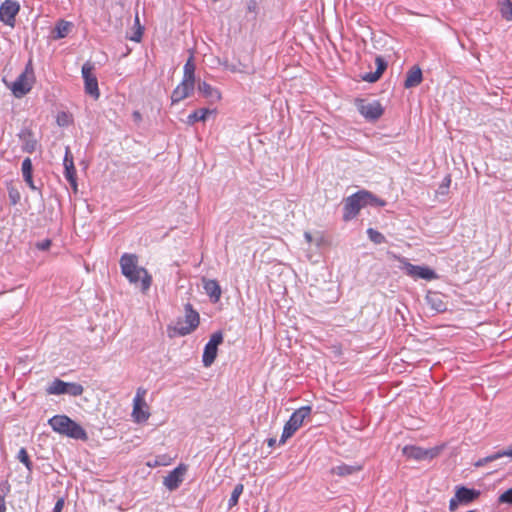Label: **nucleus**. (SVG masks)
Returning a JSON list of instances; mask_svg holds the SVG:
<instances>
[{
  "mask_svg": "<svg viewBox=\"0 0 512 512\" xmlns=\"http://www.w3.org/2000/svg\"><path fill=\"white\" fill-rule=\"evenodd\" d=\"M184 312L183 318H178L173 326H168L169 337L186 336L198 327L200 316L190 303L185 304Z\"/></svg>",
  "mask_w": 512,
  "mask_h": 512,
  "instance_id": "obj_1",
  "label": "nucleus"
},
{
  "mask_svg": "<svg viewBox=\"0 0 512 512\" xmlns=\"http://www.w3.org/2000/svg\"><path fill=\"white\" fill-rule=\"evenodd\" d=\"M49 424L54 431L66 435L70 438L83 441L88 439L86 431L66 415H56L52 417L49 420Z\"/></svg>",
  "mask_w": 512,
  "mask_h": 512,
  "instance_id": "obj_2",
  "label": "nucleus"
},
{
  "mask_svg": "<svg viewBox=\"0 0 512 512\" xmlns=\"http://www.w3.org/2000/svg\"><path fill=\"white\" fill-rule=\"evenodd\" d=\"M121 272L125 277H131L133 272H144L143 293H146L152 283V277L148 271L138 266V257L135 254H124L120 259Z\"/></svg>",
  "mask_w": 512,
  "mask_h": 512,
  "instance_id": "obj_3",
  "label": "nucleus"
},
{
  "mask_svg": "<svg viewBox=\"0 0 512 512\" xmlns=\"http://www.w3.org/2000/svg\"><path fill=\"white\" fill-rule=\"evenodd\" d=\"M311 414L310 406H303L297 409L286 422L283 433L280 439V443H285L303 424L305 418Z\"/></svg>",
  "mask_w": 512,
  "mask_h": 512,
  "instance_id": "obj_4",
  "label": "nucleus"
},
{
  "mask_svg": "<svg viewBox=\"0 0 512 512\" xmlns=\"http://www.w3.org/2000/svg\"><path fill=\"white\" fill-rule=\"evenodd\" d=\"M34 82V71L32 61L29 60L25 70L18 76L16 81L12 84L11 90L16 97L26 95L32 88Z\"/></svg>",
  "mask_w": 512,
  "mask_h": 512,
  "instance_id": "obj_5",
  "label": "nucleus"
},
{
  "mask_svg": "<svg viewBox=\"0 0 512 512\" xmlns=\"http://www.w3.org/2000/svg\"><path fill=\"white\" fill-rule=\"evenodd\" d=\"M394 257L396 258L395 255ZM397 259L403 264L402 269H404L407 275H409L410 277L421 278L427 281L434 280L437 278V274L435 273V271L426 266L413 265L407 262L405 258L397 257Z\"/></svg>",
  "mask_w": 512,
  "mask_h": 512,
  "instance_id": "obj_6",
  "label": "nucleus"
},
{
  "mask_svg": "<svg viewBox=\"0 0 512 512\" xmlns=\"http://www.w3.org/2000/svg\"><path fill=\"white\" fill-rule=\"evenodd\" d=\"M441 449V447L424 449L418 446L407 445L403 447L402 453L409 459L420 461L425 459H433L437 457L440 454Z\"/></svg>",
  "mask_w": 512,
  "mask_h": 512,
  "instance_id": "obj_7",
  "label": "nucleus"
},
{
  "mask_svg": "<svg viewBox=\"0 0 512 512\" xmlns=\"http://www.w3.org/2000/svg\"><path fill=\"white\" fill-rule=\"evenodd\" d=\"M223 342V334L218 331L212 334L209 342L205 345L202 362L205 367H209L215 361L218 351V345Z\"/></svg>",
  "mask_w": 512,
  "mask_h": 512,
  "instance_id": "obj_8",
  "label": "nucleus"
},
{
  "mask_svg": "<svg viewBox=\"0 0 512 512\" xmlns=\"http://www.w3.org/2000/svg\"><path fill=\"white\" fill-rule=\"evenodd\" d=\"M357 107L361 115L368 120H377L384 112L382 105L378 101L368 102L360 99L357 100Z\"/></svg>",
  "mask_w": 512,
  "mask_h": 512,
  "instance_id": "obj_9",
  "label": "nucleus"
},
{
  "mask_svg": "<svg viewBox=\"0 0 512 512\" xmlns=\"http://www.w3.org/2000/svg\"><path fill=\"white\" fill-rule=\"evenodd\" d=\"M145 393L146 391L144 389L139 388L133 400L132 416L137 423L145 422L150 416V413L144 409L147 407L144 400Z\"/></svg>",
  "mask_w": 512,
  "mask_h": 512,
  "instance_id": "obj_10",
  "label": "nucleus"
},
{
  "mask_svg": "<svg viewBox=\"0 0 512 512\" xmlns=\"http://www.w3.org/2000/svg\"><path fill=\"white\" fill-rule=\"evenodd\" d=\"M92 71L93 66L89 62H86L82 66V75L85 81V91L95 99H98L100 96L98 81L97 78L93 75Z\"/></svg>",
  "mask_w": 512,
  "mask_h": 512,
  "instance_id": "obj_11",
  "label": "nucleus"
},
{
  "mask_svg": "<svg viewBox=\"0 0 512 512\" xmlns=\"http://www.w3.org/2000/svg\"><path fill=\"white\" fill-rule=\"evenodd\" d=\"M20 5L17 1L6 0L0 6V20L8 26L14 27L15 16L19 12Z\"/></svg>",
  "mask_w": 512,
  "mask_h": 512,
  "instance_id": "obj_12",
  "label": "nucleus"
},
{
  "mask_svg": "<svg viewBox=\"0 0 512 512\" xmlns=\"http://www.w3.org/2000/svg\"><path fill=\"white\" fill-rule=\"evenodd\" d=\"M186 471L187 466L185 464H180L173 471L169 472L167 476L164 477V486L170 491L176 490L182 483Z\"/></svg>",
  "mask_w": 512,
  "mask_h": 512,
  "instance_id": "obj_13",
  "label": "nucleus"
},
{
  "mask_svg": "<svg viewBox=\"0 0 512 512\" xmlns=\"http://www.w3.org/2000/svg\"><path fill=\"white\" fill-rule=\"evenodd\" d=\"M364 201L361 197L360 191L348 197L345 202L344 220H350L355 217L359 210L364 207Z\"/></svg>",
  "mask_w": 512,
  "mask_h": 512,
  "instance_id": "obj_14",
  "label": "nucleus"
},
{
  "mask_svg": "<svg viewBox=\"0 0 512 512\" xmlns=\"http://www.w3.org/2000/svg\"><path fill=\"white\" fill-rule=\"evenodd\" d=\"M195 83L183 79L182 82L173 90L171 95L172 103H178L189 97L194 91Z\"/></svg>",
  "mask_w": 512,
  "mask_h": 512,
  "instance_id": "obj_15",
  "label": "nucleus"
},
{
  "mask_svg": "<svg viewBox=\"0 0 512 512\" xmlns=\"http://www.w3.org/2000/svg\"><path fill=\"white\" fill-rule=\"evenodd\" d=\"M455 495L461 504H469L480 496V491L465 486L456 487Z\"/></svg>",
  "mask_w": 512,
  "mask_h": 512,
  "instance_id": "obj_16",
  "label": "nucleus"
},
{
  "mask_svg": "<svg viewBox=\"0 0 512 512\" xmlns=\"http://www.w3.org/2000/svg\"><path fill=\"white\" fill-rule=\"evenodd\" d=\"M377 68L375 72L366 73L362 76V79L369 83H374L379 80L384 71L387 68V62L381 57L377 56L375 59Z\"/></svg>",
  "mask_w": 512,
  "mask_h": 512,
  "instance_id": "obj_17",
  "label": "nucleus"
},
{
  "mask_svg": "<svg viewBox=\"0 0 512 512\" xmlns=\"http://www.w3.org/2000/svg\"><path fill=\"white\" fill-rule=\"evenodd\" d=\"M197 88L199 93L208 99L211 103L221 99V93L205 81L198 82Z\"/></svg>",
  "mask_w": 512,
  "mask_h": 512,
  "instance_id": "obj_18",
  "label": "nucleus"
},
{
  "mask_svg": "<svg viewBox=\"0 0 512 512\" xmlns=\"http://www.w3.org/2000/svg\"><path fill=\"white\" fill-rule=\"evenodd\" d=\"M426 301L435 312H444L447 309L446 303L443 301V295L439 292H428Z\"/></svg>",
  "mask_w": 512,
  "mask_h": 512,
  "instance_id": "obj_19",
  "label": "nucleus"
},
{
  "mask_svg": "<svg viewBox=\"0 0 512 512\" xmlns=\"http://www.w3.org/2000/svg\"><path fill=\"white\" fill-rule=\"evenodd\" d=\"M422 71L418 66L412 67L408 72L404 82V87L410 89L418 86L422 82Z\"/></svg>",
  "mask_w": 512,
  "mask_h": 512,
  "instance_id": "obj_20",
  "label": "nucleus"
},
{
  "mask_svg": "<svg viewBox=\"0 0 512 512\" xmlns=\"http://www.w3.org/2000/svg\"><path fill=\"white\" fill-rule=\"evenodd\" d=\"M362 470V465H348V464H340L336 467L331 468L330 473L333 475H337L339 477H346L357 473Z\"/></svg>",
  "mask_w": 512,
  "mask_h": 512,
  "instance_id": "obj_21",
  "label": "nucleus"
},
{
  "mask_svg": "<svg viewBox=\"0 0 512 512\" xmlns=\"http://www.w3.org/2000/svg\"><path fill=\"white\" fill-rule=\"evenodd\" d=\"M204 289L207 295H209L214 302H217L221 296V288L216 280L204 279Z\"/></svg>",
  "mask_w": 512,
  "mask_h": 512,
  "instance_id": "obj_22",
  "label": "nucleus"
},
{
  "mask_svg": "<svg viewBox=\"0 0 512 512\" xmlns=\"http://www.w3.org/2000/svg\"><path fill=\"white\" fill-rule=\"evenodd\" d=\"M22 174L25 182L29 185V187L33 190H36V186L33 183L32 179V162L30 158H25L22 162Z\"/></svg>",
  "mask_w": 512,
  "mask_h": 512,
  "instance_id": "obj_23",
  "label": "nucleus"
},
{
  "mask_svg": "<svg viewBox=\"0 0 512 512\" xmlns=\"http://www.w3.org/2000/svg\"><path fill=\"white\" fill-rule=\"evenodd\" d=\"M68 383L60 379H55L47 388V393L50 395L66 394Z\"/></svg>",
  "mask_w": 512,
  "mask_h": 512,
  "instance_id": "obj_24",
  "label": "nucleus"
},
{
  "mask_svg": "<svg viewBox=\"0 0 512 512\" xmlns=\"http://www.w3.org/2000/svg\"><path fill=\"white\" fill-rule=\"evenodd\" d=\"M360 193H361V197L364 201L365 206L371 205V206L382 207V206H385V204H386V202L384 200L377 198L375 195H373L372 193H370L368 191L362 190V191H360Z\"/></svg>",
  "mask_w": 512,
  "mask_h": 512,
  "instance_id": "obj_25",
  "label": "nucleus"
},
{
  "mask_svg": "<svg viewBox=\"0 0 512 512\" xmlns=\"http://www.w3.org/2000/svg\"><path fill=\"white\" fill-rule=\"evenodd\" d=\"M212 112L213 111L208 108L198 109L188 116L187 122L188 124L192 125L197 121H205L207 119V116Z\"/></svg>",
  "mask_w": 512,
  "mask_h": 512,
  "instance_id": "obj_26",
  "label": "nucleus"
},
{
  "mask_svg": "<svg viewBox=\"0 0 512 512\" xmlns=\"http://www.w3.org/2000/svg\"><path fill=\"white\" fill-rule=\"evenodd\" d=\"M183 79H187L195 83V64L194 57L191 55L184 65V75Z\"/></svg>",
  "mask_w": 512,
  "mask_h": 512,
  "instance_id": "obj_27",
  "label": "nucleus"
},
{
  "mask_svg": "<svg viewBox=\"0 0 512 512\" xmlns=\"http://www.w3.org/2000/svg\"><path fill=\"white\" fill-rule=\"evenodd\" d=\"M65 177L66 179L69 181L72 189L74 192H77V181H76V169H75V166L74 164L73 165H69V166H65Z\"/></svg>",
  "mask_w": 512,
  "mask_h": 512,
  "instance_id": "obj_28",
  "label": "nucleus"
},
{
  "mask_svg": "<svg viewBox=\"0 0 512 512\" xmlns=\"http://www.w3.org/2000/svg\"><path fill=\"white\" fill-rule=\"evenodd\" d=\"M500 12L504 19L512 21V1L502 0L500 2Z\"/></svg>",
  "mask_w": 512,
  "mask_h": 512,
  "instance_id": "obj_29",
  "label": "nucleus"
},
{
  "mask_svg": "<svg viewBox=\"0 0 512 512\" xmlns=\"http://www.w3.org/2000/svg\"><path fill=\"white\" fill-rule=\"evenodd\" d=\"M71 28V23L66 21H60L55 28L56 31V39L64 38L68 35Z\"/></svg>",
  "mask_w": 512,
  "mask_h": 512,
  "instance_id": "obj_30",
  "label": "nucleus"
},
{
  "mask_svg": "<svg viewBox=\"0 0 512 512\" xmlns=\"http://www.w3.org/2000/svg\"><path fill=\"white\" fill-rule=\"evenodd\" d=\"M19 136L25 141L23 149L28 153H32L36 149L37 142L34 139H30L31 133H21Z\"/></svg>",
  "mask_w": 512,
  "mask_h": 512,
  "instance_id": "obj_31",
  "label": "nucleus"
},
{
  "mask_svg": "<svg viewBox=\"0 0 512 512\" xmlns=\"http://www.w3.org/2000/svg\"><path fill=\"white\" fill-rule=\"evenodd\" d=\"M243 489H244V486L242 484H237L234 487V489L232 491V494H231V497H230L229 502H228L229 508H232L235 505H237L239 497H240V495L243 492Z\"/></svg>",
  "mask_w": 512,
  "mask_h": 512,
  "instance_id": "obj_32",
  "label": "nucleus"
},
{
  "mask_svg": "<svg viewBox=\"0 0 512 512\" xmlns=\"http://www.w3.org/2000/svg\"><path fill=\"white\" fill-rule=\"evenodd\" d=\"M367 234H368L369 239L372 242H374L375 244H381V243L386 242L385 236L383 234H381L380 232L374 230L373 228H369L367 230Z\"/></svg>",
  "mask_w": 512,
  "mask_h": 512,
  "instance_id": "obj_33",
  "label": "nucleus"
},
{
  "mask_svg": "<svg viewBox=\"0 0 512 512\" xmlns=\"http://www.w3.org/2000/svg\"><path fill=\"white\" fill-rule=\"evenodd\" d=\"M8 195L9 199L12 205H16L21 198L20 192L16 187H14L12 184H8Z\"/></svg>",
  "mask_w": 512,
  "mask_h": 512,
  "instance_id": "obj_34",
  "label": "nucleus"
},
{
  "mask_svg": "<svg viewBox=\"0 0 512 512\" xmlns=\"http://www.w3.org/2000/svg\"><path fill=\"white\" fill-rule=\"evenodd\" d=\"M84 391V388L82 385L78 383H68L66 394H69L71 396H80Z\"/></svg>",
  "mask_w": 512,
  "mask_h": 512,
  "instance_id": "obj_35",
  "label": "nucleus"
},
{
  "mask_svg": "<svg viewBox=\"0 0 512 512\" xmlns=\"http://www.w3.org/2000/svg\"><path fill=\"white\" fill-rule=\"evenodd\" d=\"M18 460L23 463L26 468L31 471L32 470V462L29 459V455L25 448H21L18 452Z\"/></svg>",
  "mask_w": 512,
  "mask_h": 512,
  "instance_id": "obj_36",
  "label": "nucleus"
},
{
  "mask_svg": "<svg viewBox=\"0 0 512 512\" xmlns=\"http://www.w3.org/2000/svg\"><path fill=\"white\" fill-rule=\"evenodd\" d=\"M501 458V454L500 452H497L495 454H492V455H489L487 457H484L482 459H479L477 462H475V466L476 467H481V466H484L485 464L489 463V462H492V461H495L497 459Z\"/></svg>",
  "mask_w": 512,
  "mask_h": 512,
  "instance_id": "obj_37",
  "label": "nucleus"
},
{
  "mask_svg": "<svg viewBox=\"0 0 512 512\" xmlns=\"http://www.w3.org/2000/svg\"><path fill=\"white\" fill-rule=\"evenodd\" d=\"M143 276L144 272H133L131 277H126L130 283L137 284L139 281L141 282L140 288L143 292Z\"/></svg>",
  "mask_w": 512,
  "mask_h": 512,
  "instance_id": "obj_38",
  "label": "nucleus"
},
{
  "mask_svg": "<svg viewBox=\"0 0 512 512\" xmlns=\"http://www.w3.org/2000/svg\"><path fill=\"white\" fill-rule=\"evenodd\" d=\"M56 121H57V124H58L59 126L64 127V126L69 125V123H70L71 119H70V116H69L67 113H65V112H60V113H58V115H57V119H56Z\"/></svg>",
  "mask_w": 512,
  "mask_h": 512,
  "instance_id": "obj_39",
  "label": "nucleus"
},
{
  "mask_svg": "<svg viewBox=\"0 0 512 512\" xmlns=\"http://www.w3.org/2000/svg\"><path fill=\"white\" fill-rule=\"evenodd\" d=\"M498 502L500 504H512V488L502 493L498 498Z\"/></svg>",
  "mask_w": 512,
  "mask_h": 512,
  "instance_id": "obj_40",
  "label": "nucleus"
},
{
  "mask_svg": "<svg viewBox=\"0 0 512 512\" xmlns=\"http://www.w3.org/2000/svg\"><path fill=\"white\" fill-rule=\"evenodd\" d=\"M63 162H64V167L69 166L70 164L71 165L74 164L73 155H72L69 147H66V149H65V156H64Z\"/></svg>",
  "mask_w": 512,
  "mask_h": 512,
  "instance_id": "obj_41",
  "label": "nucleus"
},
{
  "mask_svg": "<svg viewBox=\"0 0 512 512\" xmlns=\"http://www.w3.org/2000/svg\"><path fill=\"white\" fill-rule=\"evenodd\" d=\"M142 35H143V27L142 26H138L136 28V31L133 33V35L130 36L129 38L132 41L140 42V40L142 38Z\"/></svg>",
  "mask_w": 512,
  "mask_h": 512,
  "instance_id": "obj_42",
  "label": "nucleus"
},
{
  "mask_svg": "<svg viewBox=\"0 0 512 512\" xmlns=\"http://www.w3.org/2000/svg\"><path fill=\"white\" fill-rule=\"evenodd\" d=\"M50 246H51V240L50 239H45L43 241H40V242L36 243V248L39 249V250H43V251L49 249Z\"/></svg>",
  "mask_w": 512,
  "mask_h": 512,
  "instance_id": "obj_43",
  "label": "nucleus"
},
{
  "mask_svg": "<svg viewBox=\"0 0 512 512\" xmlns=\"http://www.w3.org/2000/svg\"><path fill=\"white\" fill-rule=\"evenodd\" d=\"M459 504H461V501H459L458 498L455 496L449 502V510L451 512H454L457 509Z\"/></svg>",
  "mask_w": 512,
  "mask_h": 512,
  "instance_id": "obj_44",
  "label": "nucleus"
},
{
  "mask_svg": "<svg viewBox=\"0 0 512 512\" xmlns=\"http://www.w3.org/2000/svg\"><path fill=\"white\" fill-rule=\"evenodd\" d=\"M63 506H64V499L63 498L58 499L54 506L53 512H61L63 509Z\"/></svg>",
  "mask_w": 512,
  "mask_h": 512,
  "instance_id": "obj_45",
  "label": "nucleus"
},
{
  "mask_svg": "<svg viewBox=\"0 0 512 512\" xmlns=\"http://www.w3.org/2000/svg\"><path fill=\"white\" fill-rule=\"evenodd\" d=\"M451 179L450 176L445 177L443 183L440 185L441 193L444 194V189H447L450 185Z\"/></svg>",
  "mask_w": 512,
  "mask_h": 512,
  "instance_id": "obj_46",
  "label": "nucleus"
},
{
  "mask_svg": "<svg viewBox=\"0 0 512 512\" xmlns=\"http://www.w3.org/2000/svg\"><path fill=\"white\" fill-rule=\"evenodd\" d=\"M132 116H133L134 121L137 123H139L142 120V116L139 111H134Z\"/></svg>",
  "mask_w": 512,
  "mask_h": 512,
  "instance_id": "obj_47",
  "label": "nucleus"
},
{
  "mask_svg": "<svg viewBox=\"0 0 512 512\" xmlns=\"http://www.w3.org/2000/svg\"><path fill=\"white\" fill-rule=\"evenodd\" d=\"M500 454H501V457L508 456V457L512 458V449L502 451V452H500Z\"/></svg>",
  "mask_w": 512,
  "mask_h": 512,
  "instance_id": "obj_48",
  "label": "nucleus"
},
{
  "mask_svg": "<svg viewBox=\"0 0 512 512\" xmlns=\"http://www.w3.org/2000/svg\"><path fill=\"white\" fill-rule=\"evenodd\" d=\"M5 510H6V507H5L4 498L0 496V512H5Z\"/></svg>",
  "mask_w": 512,
  "mask_h": 512,
  "instance_id": "obj_49",
  "label": "nucleus"
},
{
  "mask_svg": "<svg viewBox=\"0 0 512 512\" xmlns=\"http://www.w3.org/2000/svg\"><path fill=\"white\" fill-rule=\"evenodd\" d=\"M275 443H276V439L275 438H269L267 440V444H268L269 447H273L275 445Z\"/></svg>",
  "mask_w": 512,
  "mask_h": 512,
  "instance_id": "obj_50",
  "label": "nucleus"
},
{
  "mask_svg": "<svg viewBox=\"0 0 512 512\" xmlns=\"http://www.w3.org/2000/svg\"><path fill=\"white\" fill-rule=\"evenodd\" d=\"M166 463L163 462L162 460H159L158 458L155 460V463L153 466H158V465H165Z\"/></svg>",
  "mask_w": 512,
  "mask_h": 512,
  "instance_id": "obj_51",
  "label": "nucleus"
},
{
  "mask_svg": "<svg viewBox=\"0 0 512 512\" xmlns=\"http://www.w3.org/2000/svg\"><path fill=\"white\" fill-rule=\"evenodd\" d=\"M135 26H136V28H137L138 26H141V25H140V22H139L138 14H136V16H135Z\"/></svg>",
  "mask_w": 512,
  "mask_h": 512,
  "instance_id": "obj_52",
  "label": "nucleus"
},
{
  "mask_svg": "<svg viewBox=\"0 0 512 512\" xmlns=\"http://www.w3.org/2000/svg\"><path fill=\"white\" fill-rule=\"evenodd\" d=\"M305 238L307 239L308 242H311V240H312V236L308 232L305 233Z\"/></svg>",
  "mask_w": 512,
  "mask_h": 512,
  "instance_id": "obj_53",
  "label": "nucleus"
},
{
  "mask_svg": "<svg viewBox=\"0 0 512 512\" xmlns=\"http://www.w3.org/2000/svg\"><path fill=\"white\" fill-rule=\"evenodd\" d=\"M467 512H476L475 510H470V511H467Z\"/></svg>",
  "mask_w": 512,
  "mask_h": 512,
  "instance_id": "obj_54",
  "label": "nucleus"
}]
</instances>
